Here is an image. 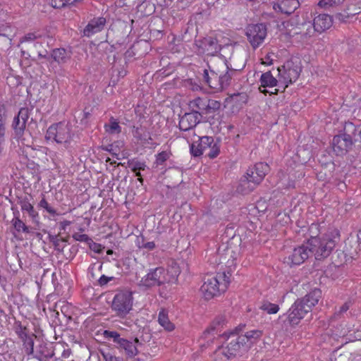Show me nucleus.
<instances>
[{
    "mask_svg": "<svg viewBox=\"0 0 361 361\" xmlns=\"http://www.w3.org/2000/svg\"><path fill=\"white\" fill-rule=\"evenodd\" d=\"M322 296L319 289H314L307 294L302 299L295 301L287 312L288 322L290 326L298 325L300 320L311 311Z\"/></svg>",
    "mask_w": 361,
    "mask_h": 361,
    "instance_id": "1",
    "label": "nucleus"
},
{
    "mask_svg": "<svg viewBox=\"0 0 361 361\" xmlns=\"http://www.w3.org/2000/svg\"><path fill=\"white\" fill-rule=\"evenodd\" d=\"M231 276L230 271L205 276L200 287V293L203 298L209 300L225 292L230 283Z\"/></svg>",
    "mask_w": 361,
    "mask_h": 361,
    "instance_id": "2",
    "label": "nucleus"
},
{
    "mask_svg": "<svg viewBox=\"0 0 361 361\" xmlns=\"http://www.w3.org/2000/svg\"><path fill=\"white\" fill-rule=\"evenodd\" d=\"M338 239V231L332 229L322 236L310 238L307 242L315 259H322L329 256Z\"/></svg>",
    "mask_w": 361,
    "mask_h": 361,
    "instance_id": "3",
    "label": "nucleus"
},
{
    "mask_svg": "<svg viewBox=\"0 0 361 361\" xmlns=\"http://www.w3.org/2000/svg\"><path fill=\"white\" fill-rule=\"evenodd\" d=\"M180 274L178 267H173L170 269L163 267H157L150 269L139 282V286L145 288H150L161 286L164 283H174L177 281Z\"/></svg>",
    "mask_w": 361,
    "mask_h": 361,
    "instance_id": "4",
    "label": "nucleus"
},
{
    "mask_svg": "<svg viewBox=\"0 0 361 361\" xmlns=\"http://www.w3.org/2000/svg\"><path fill=\"white\" fill-rule=\"evenodd\" d=\"M302 66L298 59H290L277 68L279 85L285 90L288 85L295 82L300 76Z\"/></svg>",
    "mask_w": 361,
    "mask_h": 361,
    "instance_id": "5",
    "label": "nucleus"
},
{
    "mask_svg": "<svg viewBox=\"0 0 361 361\" xmlns=\"http://www.w3.org/2000/svg\"><path fill=\"white\" fill-rule=\"evenodd\" d=\"M221 337L226 341L230 340V341L226 346L219 348L217 353L224 355L227 359L247 352V347L245 345V343L240 341V335H238L236 329L224 333Z\"/></svg>",
    "mask_w": 361,
    "mask_h": 361,
    "instance_id": "6",
    "label": "nucleus"
},
{
    "mask_svg": "<svg viewBox=\"0 0 361 361\" xmlns=\"http://www.w3.org/2000/svg\"><path fill=\"white\" fill-rule=\"evenodd\" d=\"M73 136L71 125L67 122H59L48 128L45 138L68 147L72 140Z\"/></svg>",
    "mask_w": 361,
    "mask_h": 361,
    "instance_id": "7",
    "label": "nucleus"
},
{
    "mask_svg": "<svg viewBox=\"0 0 361 361\" xmlns=\"http://www.w3.org/2000/svg\"><path fill=\"white\" fill-rule=\"evenodd\" d=\"M133 297L132 293L123 290L117 293L112 300L111 310L116 316L125 317L132 310Z\"/></svg>",
    "mask_w": 361,
    "mask_h": 361,
    "instance_id": "8",
    "label": "nucleus"
},
{
    "mask_svg": "<svg viewBox=\"0 0 361 361\" xmlns=\"http://www.w3.org/2000/svg\"><path fill=\"white\" fill-rule=\"evenodd\" d=\"M188 106L192 113L197 114V116L201 118L203 114H212L218 110L221 106V103L207 97H198L190 100Z\"/></svg>",
    "mask_w": 361,
    "mask_h": 361,
    "instance_id": "9",
    "label": "nucleus"
},
{
    "mask_svg": "<svg viewBox=\"0 0 361 361\" xmlns=\"http://www.w3.org/2000/svg\"><path fill=\"white\" fill-rule=\"evenodd\" d=\"M226 68V73H219L209 68V70L204 69L203 73V78L205 82L212 89L219 91L223 90L228 85L231 80V75L228 70V66L224 63Z\"/></svg>",
    "mask_w": 361,
    "mask_h": 361,
    "instance_id": "10",
    "label": "nucleus"
},
{
    "mask_svg": "<svg viewBox=\"0 0 361 361\" xmlns=\"http://www.w3.org/2000/svg\"><path fill=\"white\" fill-rule=\"evenodd\" d=\"M245 35L251 47L256 49L264 43L267 36V27L263 23L249 25Z\"/></svg>",
    "mask_w": 361,
    "mask_h": 361,
    "instance_id": "11",
    "label": "nucleus"
},
{
    "mask_svg": "<svg viewBox=\"0 0 361 361\" xmlns=\"http://www.w3.org/2000/svg\"><path fill=\"white\" fill-rule=\"evenodd\" d=\"M197 52L199 54L214 56L220 51V46L216 39L208 37L195 41Z\"/></svg>",
    "mask_w": 361,
    "mask_h": 361,
    "instance_id": "12",
    "label": "nucleus"
},
{
    "mask_svg": "<svg viewBox=\"0 0 361 361\" xmlns=\"http://www.w3.org/2000/svg\"><path fill=\"white\" fill-rule=\"evenodd\" d=\"M312 254L308 242L293 249L292 253L286 258V262L290 265L302 264Z\"/></svg>",
    "mask_w": 361,
    "mask_h": 361,
    "instance_id": "13",
    "label": "nucleus"
},
{
    "mask_svg": "<svg viewBox=\"0 0 361 361\" xmlns=\"http://www.w3.org/2000/svg\"><path fill=\"white\" fill-rule=\"evenodd\" d=\"M353 144L349 135L343 134L334 136L332 142L334 152L339 156L345 154Z\"/></svg>",
    "mask_w": 361,
    "mask_h": 361,
    "instance_id": "14",
    "label": "nucleus"
},
{
    "mask_svg": "<svg viewBox=\"0 0 361 361\" xmlns=\"http://www.w3.org/2000/svg\"><path fill=\"white\" fill-rule=\"evenodd\" d=\"M269 171V166L267 164L259 162L257 163L252 167L247 169L246 174L252 178L253 183L258 185L262 181L267 173Z\"/></svg>",
    "mask_w": 361,
    "mask_h": 361,
    "instance_id": "15",
    "label": "nucleus"
},
{
    "mask_svg": "<svg viewBox=\"0 0 361 361\" xmlns=\"http://www.w3.org/2000/svg\"><path fill=\"white\" fill-rule=\"evenodd\" d=\"M213 142V137L209 136L198 137V140L190 145V153L194 157H199L207 153V148Z\"/></svg>",
    "mask_w": 361,
    "mask_h": 361,
    "instance_id": "16",
    "label": "nucleus"
},
{
    "mask_svg": "<svg viewBox=\"0 0 361 361\" xmlns=\"http://www.w3.org/2000/svg\"><path fill=\"white\" fill-rule=\"evenodd\" d=\"M201 118L197 116V114L186 113L182 116L179 121V128L183 132H191L195 135V130L193 128L200 122Z\"/></svg>",
    "mask_w": 361,
    "mask_h": 361,
    "instance_id": "17",
    "label": "nucleus"
},
{
    "mask_svg": "<svg viewBox=\"0 0 361 361\" xmlns=\"http://www.w3.org/2000/svg\"><path fill=\"white\" fill-rule=\"evenodd\" d=\"M28 118V110L25 108L20 109L17 116L14 118L12 126L18 139L22 136Z\"/></svg>",
    "mask_w": 361,
    "mask_h": 361,
    "instance_id": "18",
    "label": "nucleus"
},
{
    "mask_svg": "<svg viewBox=\"0 0 361 361\" xmlns=\"http://www.w3.org/2000/svg\"><path fill=\"white\" fill-rule=\"evenodd\" d=\"M300 7V2L298 0H282L273 4V9L285 15L293 13Z\"/></svg>",
    "mask_w": 361,
    "mask_h": 361,
    "instance_id": "19",
    "label": "nucleus"
},
{
    "mask_svg": "<svg viewBox=\"0 0 361 361\" xmlns=\"http://www.w3.org/2000/svg\"><path fill=\"white\" fill-rule=\"evenodd\" d=\"M120 342L121 344L118 346V348L123 350L128 357L132 358L138 354L139 347L141 345V343L137 338L133 340L124 338Z\"/></svg>",
    "mask_w": 361,
    "mask_h": 361,
    "instance_id": "20",
    "label": "nucleus"
},
{
    "mask_svg": "<svg viewBox=\"0 0 361 361\" xmlns=\"http://www.w3.org/2000/svg\"><path fill=\"white\" fill-rule=\"evenodd\" d=\"M332 24V17L325 13L318 15L313 20L314 30L319 33L329 29Z\"/></svg>",
    "mask_w": 361,
    "mask_h": 361,
    "instance_id": "21",
    "label": "nucleus"
},
{
    "mask_svg": "<svg viewBox=\"0 0 361 361\" xmlns=\"http://www.w3.org/2000/svg\"><path fill=\"white\" fill-rule=\"evenodd\" d=\"M262 331L258 329H254L247 331L245 334L240 335V341L245 343L247 347V351L262 336Z\"/></svg>",
    "mask_w": 361,
    "mask_h": 361,
    "instance_id": "22",
    "label": "nucleus"
},
{
    "mask_svg": "<svg viewBox=\"0 0 361 361\" xmlns=\"http://www.w3.org/2000/svg\"><path fill=\"white\" fill-rule=\"evenodd\" d=\"M106 23L104 18L99 17L94 18L89 22L83 30V35L87 37H90L95 33L100 32Z\"/></svg>",
    "mask_w": 361,
    "mask_h": 361,
    "instance_id": "23",
    "label": "nucleus"
},
{
    "mask_svg": "<svg viewBox=\"0 0 361 361\" xmlns=\"http://www.w3.org/2000/svg\"><path fill=\"white\" fill-rule=\"evenodd\" d=\"M19 204L21 211L24 213H27L33 222H38L39 214L35 209L33 204L27 197L20 199Z\"/></svg>",
    "mask_w": 361,
    "mask_h": 361,
    "instance_id": "24",
    "label": "nucleus"
},
{
    "mask_svg": "<svg viewBox=\"0 0 361 361\" xmlns=\"http://www.w3.org/2000/svg\"><path fill=\"white\" fill-rule=\"evenodd\" d=\"M257 185L253 183L252 178L246 174L240 179L237 190L241 194H247L252 192Z\"/></svg>",
    "mask_w": 361,
    "mask_h": 361,
    "instance_id": "25",
    "label": "nucleus"
},
{
    "mask_svg": "<svg viewBox=\"0 0 361 361\" xmlns=\"http://www.w3.org/2000/svg\"><path fill=\"white\" fill-rule=\"evenodd\" d=\"M259 82L262 87H274L278 86L279 88H281V86L279 85V78L276 79L271 73V71H267L261 75Z\"/></svg>",
    "mask_w": 361,
    "mask_h": 361,
    "instance_id": "26",
    "label": "nucleus"
},
{
    "mask_svg": "<svg viewBox=\"0 0 361 361\" xmlns=\"http://www.w3.org/2000/svg\"><path fill=\"white\" fill-rule=\"evenodd\" d=\"M159 324L168 331H171L175 329V325L169 320L168 312L166 310H161L158 314Z\"/></svg>",
    "mask_w": 361,
    "mask_h": 361,
    "instance_id": "27",
    "label": "nucleus"
},
{
    "mask_svg": "<svg viewBox=\"0 0 361 361\" xmlns=\"http://www.w3.org/2000/svg\"><path fill=\"white\" fill-rule=\"evenodd\" d=\"M51 57L58 63H64L70 59V54L64 49H55L52 51Z\"/></svg>",
    "mask_w": 361,
    "mask_h": 361,
    "instance_id": "28",
    "label": "nucleus"
},
{
    "mask_svg": "<svg viewBox=\"0 0 361 361\" xmlns=\"http://www.w3.org/2000/svg\"><path fill=\"white\" fill-rule=\"evenodd\" d=\"M34 335L28 336L25 332H22L20 338L23 341V346L27 355H31L34 353Z\"/></svg>",
    "mask_w": 361,
    "mask_h": 361,
    "instance_id": "29",
    "label": "nucleus"
},
{
    "mask_svg": "<svg viewBox=\"0 0 361 361\" xmlns=\"http://www.w3.org/2000/svg\"><path fill=\"white\" fill-rule=\"evenodd\" d=\"M224 317H219L215 319L210 326L205 331L204 333L205 337H207V335L212 334V336H214V334H217L219 333L220 327L223 325L224 323Z\"/></svg>",
    "mask_w": 361,
    "mask_h": 361,
    "instance_id": "30",
    "label": "nucleus"
},
{
    "mask_svg": "<svg viewBox=\"0 0 361 361\" xmlns=\"http://www.w3.org/2000/svg\"><path fill=\"white\" fill-rule=\"evenodd\" d=\"M134 137H136L142 145L150 143L152 140L149 133L144 128H137L134 132Z\"/></svg>",
    "mask_w": 361,
    "mask_h": 361,
    "instance_id": "31",
    "label": "nucleus"
},
{
    "mask_svg": "<svg viewBox=\"0 0 361 361\" xmlns=\"http://www.w3.org/2000/svg\"><path fill=\"white\" fill-rule=\"evenodd\" d=\"M11 223L16 231L18 232L22 231L26 233L30 232L28 227L22 220L20 219L18 212L14 213V217L12 219Z\"/></svg>",
    "mask_w": 361,
    "mask_h": 361,
    "instance_id": "32",
    "label": "nucleus"
},
{
    "mask_svg": "<svg viewBox=\"0 0 361 361\" xmlns=\"http://www.w3.org/2000/svg\"><path fill=\"white\" fill-rule=\"evenodd\" d=\"M106 132L109 134H118L121 131V128L118 122L114 118H111L109 123L104 125Z\"/></svg>",
    "mask_w": 361,
    "mask_h": 361,
    "instance_id": "33",
    "label": "nucleus"
},
{
    "mask_svg": "<svg viewBox=\"0 0 361 361\" xmlns=\"http://www.w3.org/2000/svg\"><path fill=\"white\" fill-rule=\"evenodd\" d=\"M259 309L269 314H276L279 311L280 308L277 304L271 303L269 301L265 300L262 302L259 306Z\"/></svg>",
    "mask_w": 361,
    "mask_h": 361,
    "instance_id": "34",
    "label": "nucleus"
},
{
    "mask_svg": "<svg viewBox=\"0 0 361 361\" xmlns=\"http://www.w3.org/2000/svg\"><path fill=\"white\" fill-rule=\"evenodd\" d=\"M130 166L133 172L135 173L136 176L141 177L140 171H144L147 167L144 161H140L137 160H133L130 163Z\"/></svg>",
    "mask_w": 361,
    "mask_h": 361,
    "instance_id": "35",
    "label": "nucleus"
},
{
    "mask_svg": "<svg viewBox=\"0 0 361 361\" xmlns=\"http://www.w3.org/2000/svg\"><path fill=\"white\" fill-rule=\"evenodd\" d=\"M41 37H42V35L40 34V32L39 31L29 32V33L26 34L25 36H23L20 39V43L30 42H32V41L37 39L39 38H41Z\"/></svg>",
    "mask_w": 361,
    "mask_h": 361,
    "instance_id": "36",
    "label": "nucleus"
},
{
    "mask_svg": "<svg viewBox=\"0 0 361 361\" xmlns=\"http://www.w3.org/2000/svg\"><path fill=\"white\" fill-rule=\"evenodd\" d=\"M219 145L213 141L212 144H211L209 147L207 148L206 154L209 158L214 159L219 155Z\"/></svg>",
    "mask_w": 361,
    "mask_h": 361,
    "instance_id": "37",
    "label": "nucleus"
},
{
    "mask_svg": "<svg viewBox=\"0 0 361 361\" xmlns=\"http://www.w3.org/2000/svg\"><path fill=\"white\" fill-rule=\"evenodd\" d=\"M247 100V96L244 93H238L231 96V101L238 105L245 104Z\"/></svg>",
    "mask_w": 361,
    "mask_h": 361,
    "instance_id": "38",
    "label": "nucleus"
},
{
    "mask_svg": "<svg viewBox=\"0 0 361 361\" xmlns=\"http://www.w3.org/2000/svg\"><path fill=\"white\" fill-rule=\"evenodd\" d=\"M104 334L106 338H112L114 342L118 344V346L121 344L120 341L124 339L121 338L119 334L116 331H105Z\"/></svg>",
    "mask_w": 361,
    "mask_h": 361,
    "instance_id": "39",
    "label": "nucleus"
},
{
    "mask_svg": "<svg viewBox=\"0 0 361 361\" xmlns=\"http://www.w3.org/2000/svg\"><path fill=\"white\" fill-rule=\"evenodd\" d=\"M345 0H320L318 6L322 8L337 6L342 4Z\"/></svg>",
    "mask_w": 361,
    "mask_h": 361,
    "instance_id": "40",
    "label": "nucleus"
},
{
    "mask_svg": "<svg viewBox=\"0 0 361 361\" xmlns=\"http://www.w3.org/2000/svg\"><path fill=\"white\" fill-rule=\"evenodd\" d=\"M171 156L169 151H162L156 156V164L161 165L164 164Z\"/></svg>",
    "mask_w": 361,
    "mask_h": 361,
    "instance_id": "41",
    "label": "nucleus"
},
{
    "mask_svg": "<svg viewBox=\"0 0 361 361\" xmlns=\"http://www.w3.org/2000/svg\"><path fill=\"white\" fill-rule=\"evenodd\" d=\"M136 245L140 249L152 250L155 248V243L153 241L145 243V240H142V244H140V239H137Z\"/></svg>",
    "mask_w": 361,
    "mask_h": 361,
    "instance_id": "42",
    "label": "nucleus"
},
{
    "mask_svg": "<svg viewBox=\"0 0 361 361\" xmlns=\"http://www.w3.org/2000/svg\"><path fill=\"white\" fill-rule=\"evenodd\" d=\"M360 9H361V7L359 6L357 8L355 9V11H354V12L347 13L346 15L342 14V13H338L336 16V18L341 21L345 22L346 20V19L348 18L350 16H353L356 14H358L360 12Z\"/></svg>",
    "mask_w": 361,
    "mask_h": 361,
    "instance_id": "43",
    "label": "nucleus"
},
{
    "mask_svg": "<svg viewBox=\"0 0 361 361\" xmlns=\"http://www.w3.org/2000/svg\"><path fill=\"white\" fill-rule=\"evenodd\" d=\"M88 245L91 250L94 251L96 253H102L104 250V247L99 243L94 242L92 239L88 243Z\"/></svg>",
    "mask_w": 361,
    "mask_h": 361,
    "instance_id": "44",
    "label": "nucleus"
},
{
    "mask_svg": "<svg viewBox=\"0 0 361 361\" xmlns=\"http://www.w3.org/2000/svg\"><path fill=\"white\" fill-rule=\"evenodd\" d=\"M73 238L80 242H85L88 244L90 240H91L90 238L86 234L80 233H75L73 235Z\"/></svg>",
    "mask_w": 361,
    "mask_h": 361,
    "instance_id": "45",
    "label": "nucleus"
},
{
    "mask_svg": "<svg viewBox=\"0 0 361 361\" xmlns=\"http://www.w3.org/2000/svg\"><path fill=\"white\" fill-rule=\"evenodd\" d=\"M102 356L105 361H121V359L112 355L110 353H102Z\"/></svg>",
    "mask_w": 361,
    "mask_h": 361,
    "instance_id": "46",
    "label": "nucleus"
},
{
    "mask_svg": "<svg viewBox=\"0 0 361 361\" xmlns=\"http://www.w3.org/2000/svg\"><path fill=\"white\" fill-rule=\"evenodd\" d=\"M51 4L54 8H61L66 4H70V1L68 0H52Z\"/></svg>",
    "mask_w": 361,
    "mask_h": 361,
    "instance_id": "47",
    "label": "nucleus"
},
{
    "mask_svg": "<svg viewBox=\"0 0 361 361\" xmlns=\"http://www.w3.org/2000/svg\"><path fill=\"white\" fill-rule=\"evenodd\" d=\"M273 53H268L264 58L262 59V63L266 66L271 65L273 63Z\"/></svg>",
    "mask_w": 361,
    "mask_h": 361,
    "instance_id": "48",
    "label": "nucleus"
},
{
    "mask_svg": "<svg viewBox=\"0 0 361 361\" xmlns=\"http://www.w3.org/2000/svg\"><path fill=\"white\" fill-rule=\"evenodd\" d=\"M195 136H196V135L195 134V135H194L192 132L190 133H189L188 132H184V133L183 134V137L184 138H185L188 142H191V143H192L194 141H196L193 138Z\"/></svg>",
    "mask_w": 361,
    "mask_h": 361,
    "instance_id": "49",
    "label": "nucleus"
},
{
    "mask_svg": "<svg viewBox=\"0 0 361 361\" xmlns=\"http://www.w3.org/2000/svg\"><path fill=\"white\" fill-rule=\"evenodd\" d=\"M112 279V277H107L105 275H102L99 279V283L101 286L106 285L109 281Z\"/></svg>",
    "mask_w": 361,
    "mask_h": 361,
    "instance_id": "50",
    "label": "nucleus"
},
{
    "mask_svg": "<svg viewBox=\"0 0 361 361\" xmlns=\"http://www.w3.org/2000/svg\"><path fill=\"white\" fill-rule=\"evenodd\" d=\"M6 116V108L4 106H0V123H4V118Z\"/></svg>",
    "mask_w": 361,
    "mask_h": 361,
    "instance_id": "51",
    "label": "nucleus"
},
{
    "mask_svg": "<svg viewBox=\"0 0 361 361\" xmlns=\"http://www.w3.org/2000/svg\"><path fill=\"white\" fill-rule=\"evenodd\" d=\"M48 213H49L50 214L54 216V215H56L57 213H56V211L53 208L51 207L49 204L47 206V207H46L44 209Z\"/></svg>",
    "mask_w": 361,
    "mask_h": 361,
    "instance_id": "52",
    "label": "nucleus"
},
{
    "mask_svg": "<svg viewBox=\"0 0 361 361\" xmlns=\"http://www.w3.org/2000/svg\"><path fill=\"white\" fill-rule=\"evenodd\" d=\"M5 132L4 123H0V140H4V135Z\"/></svg>",
    "mask_w": 361,
    "mask_h": 361,
    "instance_id": "53",
    "label": "nucleus"
},
{
    "mask_svg": "<svg viewBox=\"0 0 361 361\" xmlns=\"http://www.w3.org/2000/svg\"><path fill=\"white\" fill-rule=\"evenodd\" d=\"M49 204L48 203V202L44 199V198H42L39 203V206L43 209H45L46 207H47V206L49 205Z\"/></svg>",
    "mask_w": 361,
    "mask_h": 361,
    "instance_id": "54",
    "label": "nucleus"
},
{
    "mask_svg": "<svg viewBox=\"0 0 361 361\" xmlns=\"http://www.w3.org/2000/svg\"><path fill=\"white\" fill-rule=\"evenodd\" d=\"M190 88L192 91H199V90H201V87L198 85V84H196V83H192V81L190 82Z\"/></svg>",
    "mask_w": 361,
    "mask_h": 361,
    "instance_id": "55",
    "label": "nucleus"
},
{
    "mask_svg": "<svg viewBox=\"0 0 361 361\" xmlns=\"http://www.w3.org/2000/svg\"><path fill=\"white\" fill-rule=\"evenodd\" d=\"M71 224V221H63L61 222V226L62 229H65L66 226Z\"/></svg>",
    "mask_w": 361,
    "mask_h": 361,
    "instance_id": "56",
    "label": "nucleus"
},
{
    "mask_svg": "<svg viewBox=\"0 0 361 361\" xmlns=\"http://www.w3.org/2000/svg\"><path fill=\"white\" fill-rule=\"evenodd\" d=\"M355 140L361 142V127H360V129L359 130V133L357 135V137H355Z\"/></svg>",
    "mask_w": 361,
    "mask_h": 361,
    "instance_id": "57",
    "label": "nucleus"
},
{
    "mask_svg": "<svg viewBox=\"0 0 361 361\" xmlns=\"http://www.w3.org/2000/svg\"><path fill=\"white\" fill-rule=\"evenodd\" d=\"M4 140H0V157H1L2 155V151H3V147H2V145H3V142H4Z\"/></svg>",
    "mask_w": 361,
    "mask_h": 361,
    "instance_id": "58",
    "label": "nucleus"
},
{
    "mask_svg": "<svg viewBox=\"0 0 361 361\" xmlns=\"http://www.w3.org/2000/svg\"><path fill=\"white\" fill-rule=\"evenodd\" d=\"M106 253L107 255H112L113 254V250H108L106 251Z\"/></svg>",
    "mask_w": 361,
    "mask_h": 361,
    "instance_id": "59",
    "label": "nucleus"
},
{
    "mask_svg": "<svg viewBox=\"0 0 361 361\" xmlns=\"http://www.w3.org/2000/svg\"><path fill=\"white\" fill-rule=\"evenodd\" d=\"M137 239H140V244H142V240H144V238L142 236L138 237Z\"/></svg>",
    "mask_w": 361,
    "mask_h": 361,
    "instance_id": "60",
    "label": "nucleus"
},
{
    "mask_svg": "<svg viewBox=\"0 0 361 361\" xmlns=\"http://www.w3.org/2000/svg\"><path fill=\"white\" fill-rule=\"evenodd\" d=\"M347 310H348V307L343 306V307H342L341 311L344 312V311H346Z\"/></svg>",
    "mask_w": 361,
    "mask_h": 361,
    "instance_id": "61",
    "label": "nucleus"
},
{
    "mask_svg": "<svg viewBox=\"0 0 361 361\" xmlns=\"http://www.w3.org/2000/svg\"><path fill=\"white\" fill-rule=\"evenodd\" d=\"M278 91H279V89H275L274 92H271L270 93L271 94H276Z\"/></svg>",
    "mask_w": 361,
    "mask_h": 361,
    "instance_id": "62",
    "label": "nucleus"
},
{
    "mask_svg": "<svg viewBox=\"0 0 361 361\" xmlns=\"http://www.w3.org/2000/svg\"><path fill=\"white\" fill-rule=\"evenodd\" d=\"M313 228H317V225L312 224V226H311V229H312Z\"/></svg>",
    "mask_w": 361,
    "mask_h": 361,
    "instance_id": "63",
    "label": "nucleus"
},
{
    "mask_svg": "<svg viewBox=\"0 0 361 361\" xmlns=\"http://www.w3.org/2000/svg\"><path fill=\"white\" fill-rule=\"evenodd\" d=\"M261 92H264V93H265V92H267V91H266L265 90H261Z\"/></svg>",
    "mask_w": 361,
    "mask_h": 361,
    "instance_id": "64",
    "label": "nucleus"
}]
</instances>
